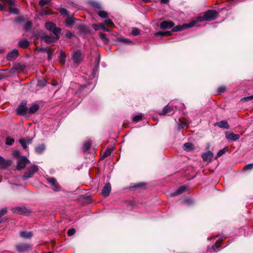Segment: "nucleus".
Instances as JSON below:
<instances>
[{
  "instance_id": "1",
  "label": "nucleus",
  "mask_w": 253,
  "mask_h": 253,
  "mask_svg": "<svg viewBox=\"0 0 253 253\" xmlns=\"http://www.w3.org/2000/svg\"><path fill=\"white\" fill-rule=\"evenodd\" d=\"M45 27L50 32H52L56 37L57 39H59V35L61 32V29L59 27H57L56 25L51 22H48L45 23Z\"/></svg>"
},
{
  "instance_id": "2",
  "label": "nucleus",
  "mask_w": 253,
  "mask_h": 253,
  "mask_svg": "<svg viewBox=\"0 0 253 253\" xmlns=\"http://www.w3.org/2000/svg\"><path fill=\"white\" fill-rule=\"evenodd\" d=\"M39 170V168L37 165H33L30 168L28 169L22 176V179L24 180L31 178L34 174Z\"/></svg>"
},
{
  "instance_id": "3",
  "label": "nucleus",
  "mask_w": 253,
  "mask_h": 253,
  "mask_svg": "<svg viewBox=\"0 0 253 253\" xmlns=\"http://www.w3.org/2000/svg\"><path fill=\"white\" fill-rule=\"evenodd\" d=\"M204 15L206 21H211L217 18L218 13L214 10H209L204 13Z\"/></svg>"
},
{
  "instance_id": "4",
  "label": "nucleus",
  "mask_w": 253,
  "mask_h": 253,
  "mask_svg": "<svg viewBox=\"0 0 253 253\" xmlns=\"http://www.w3.org/2000/svg\"><path fill=\"white\" fill-rule=\"evenodd\" d=\"M11 211L13 212L19 214L28 215L30 213V211L26 208L24 207L13 208L11 209Z\"/></svg>"
},
{
  "instance_id": "5",
  "label": "nucleus",
  "mask_w": 253,
  "mask_h": 253,
  "mask_svg": "<svg viewBox=\"0 0 253 253\" xmlns=\"http://www.w3.org/2000/svg\"><path fill=\"white\" fill-rule=\"evenodd\" d=\"M27 101H23L21 104L18 106L17 109V113L19 115H24L28 111L26 107Z\"/></svg>"
},
{
  "instance_id": "6",
  "label": "nucleus",
  "mask_w": 253,
  "mask_h": 253,
  "mask_svg": "<svg viewBox=\"0 0 253 253\" xmlns=\"http://www.w3.org/2000/svg\"><path fill=\"white\" fill-rule=\"evenodd\" d=\"M47 181L51 184L52 189L54 191H59L60 190L61 187L54 177H49L46 178Z\"/></svg>"
},
{
  "instance_id": "7",
  "label": "nucleus",
  "mask_w": 253,
  "mask_h": 253,
  "mask_svg": "<svg viewBox=\"0 0 253 253\" xmlns=\"http://www.w3.org/2000/svg\"><path fill=\"white\" fill-rule=\"evenodd\" d=\"M16 250L20 252H28L32 249L31 246L28 244L21 243L16 246Z\"/></svg>"
},
{
  "instance_id": "8",
  "label": "nucleus",
  "mask_w": 253,
  "mask_h": 253,
  "mask_svg": "<svg viewBox=\"0 0 253 253\" xmlns=\"http://www.w3.org/2000/svg\"><path fill=\"white\" fill-rule=\"evenodd\" d=\"M4 4H7L10 6L9 8V12L12 14H17L18 9L12 6L14 4V1L13 0H0Z\"/></svg>"
},
{
  "instance_id": "9",
  "label": "nucleus",
  "mask_w": 253,
  "mask_h": 253,
  "mask_svg": "<svg viewBox=\"0 0 253 253\" xmlns=\"http://www.w3.org/2000/svg\"><path fill=\"white\" fill-rule=\"evenodd\" d=\"M82 59V52L80 50H77L73 52L72 54V59L75 63L77 64H80Z\"/></svg>"
},
{
  "instance_id": "10",
  "label": "nucleus",
  "mask_w": 253,
  "mask_h": 253,
  "mask_svg": "<svg viewBox=\"0 0 253 253\" xmlns=\"http://www.w3.org/2000/svg\"><path fill=\"white\" fill-rule=\"evenodd\" d=\"M225 137L228 140L236 141L240 138V135L232 132L228 131L225 134Z\"/></svg>"
},
{
  "instance_id": "11",
  "label": "nucleus",
  "mask_w": 253,
  "mask_h": 253,
  "mask_svg": "<svg viewBox=\"0 0 253 253\" xmlns=\"http://www.w3.org/2000/svg\"><path fill=\"white\" fill-rule=\"evenodd\" d=\"M42 40L44 41L47 44H51L57 41L56 37L51 35H45L42 37Z\"/></svg>"
},
{
  "instance_id": "12",
  "label": "nucleus",
  "mask_w": 253,
  "mask_h": 253,
  "mask_svg": "<svg viewBox=\"0 0 253 253\" xmlns=\"http://www.w3.org/2000/svg\"><path fill=\"white\" fill-rule=\"evenodd\" d=\"M12 161L10 159H0V168L5 169L10 166Z\"/></svg>"
},
{
  "instance_id": "13",
  "label": "nucleus",
  "mask_w": 253,
  "mask_h": 253,
  "mask_svg": "<svg viewBox=\"0 0 253 253\" xmlns=\"http://www.w3.org/2000/svg\"><path fill=\"white\" fill-rule=\"evenodd\" d=\"M111 186L110 184L109 183H106L101 191L102 195L104 197L108 196L111 192Z\"/></svg>"
},
{
  "instance_id": "14",
  "label": "nucleus",
  "mask_w": 253,
  "mask_h": 253,
  "mask_svg": "<svg viewBox=\"0 0 253 253\" xmlns=\"http://www.w3.org/2000/svg\"><path fill=\"white\" fill-rule=\"evenodd\" d=\"M174 26V23L171 21H163L160 24V28L161 29L165 30L167 29H170Z\"/></svg>"
},
{
  "instance_id": "15",
  "label": "nucleus",
  "mask_w": 253,
  "mask_h": 253,
  "mask_svg": "<svg viewBox=\"0 0 253 253\" xmlns=\"http://www.w3.org/2000/svg\"><path fill=\"white\" fill-rule=\"evenodd\" d=\"M29 159H19L17 164V169L20 170L24 168L26 165L29 163Z\"/></svg>"
},
{
  "instance_id": "16",
  "label": "nucleus",
  "mask_w": 253,
  "mask_h": 253,
  "mask_svg": "<svg viewBox=\"0 0 253 253\" xmlns=\"http://www.w3.org/2000/svg\"><path fill=\"white\" fill-rule=\"evenodd\" d=\"M18 55V50L17 49H13L7 54L6 58L8 60L12 61L17 57Z\"/></svg>"
},
{
  "instance_id": "17",
  "label": "nucleus",
  "mask_w": 253,
  "mask_h": 253,
  "mask_svg": "<svg viewBox=\"0 0 253 253\" xmlns=\"http://www.w3.org/2000/svg\"><path fill=\"white\" fill-rule=\"evenodd\" d=\"M19 143L22 146L24 149H26L27 148V145L31 144L32 142V139L29 138H20L19 140Z\"/></svg>"
},
{
  "instance_id": "18",
  "label": "nucleus",
  "mask_w": 253,
  "mask_h": 253,
  "mask_svg": "<svg viewBox=\"0 0 253 253\" xmlns=\"http://www.w3.org/2000/svg\"><path fill=\"white\" fill-rule=\"evenodd\" d=\"M182 148L187 152H191L195 150V145L191 142H187L183 144Z\"/></svg>"
},
{
  "instance_id": "19",
  "label": "nucleus",
  "mask_w": 253,
  "mask_h": 253,
  "mask_svg": "<svg viewBox=\"0 0 253 253\" xmlns=\"http://www.w3.org/2000/svg\"><path fill=\"white\" fill-rule=\"evenodd\" d=\"M173 111V108L169 106V105H168L166 106L163 110L161 111L160 113H159V115L165 116L167 114H169Z\"/></svg>"
},
{
  "instance_id": "20",
  "label": "nucleus",
  "mask_w": 253,
  "mask_h": 253,
  "mask_svg": "<svg viewBox=\"0 0 253 253\" xmlns=\"http://www.w3.org/2000/svg\"><path fill=\"white\" fill-rule=\"evenodd\" d=\"M215 126H218L221 128H224L228 129L229 128V126L228 122L226 120H223L220 122H218L215 123Z\"/></svg>"
},
{
  "instance_id": "21",
  "label": "nucleus",
  "mask_w": 253,
  "mask_h": 253,
  "mask_svg": "<svg viewBox=\"0 0 253 253\" xmlns=\"http://www.w3.org/2000/svg\"><path fill=\"white\" fill-rule=\"evenodd\" d=\"M188 189V187L185 186H182L180 187H179L175 192L173 193L172 195L173 196H175L176 195H177L178 194H181L183 192L186 191L187 189Z\"/></svg>"
},
{
  "instance_id": "22",
  "label": "nucleus",
  "mask_w": 253,
  "mask_h": 253,
  "mask_svg": "<svg viewBox=\"0 0 253 253\" xmlns=\"http://www.w3.org/2000/svg\"><path fill=\"white\" fill-rule=\"evenodd\" d=\"M45 149L44 144H41L35 148V151L37 154H42Z\"/></svg>"
},
{
  "instance_id": "23",
  "label": "nucleus",
  "mask_w": 253,
  "mask_h": 253,
  "mask_svg": "<svg viewBox=\"0 0 253 253\" xmlns=\"http://www.w3.org/2000/svg\"><path fill=\"white\" fill-rule=\"evenodd\" d=\"M20 236L24 238H30L33 236L32 232H27L26 231H21L20 233Z\"/></svg>"
},
{
  "instance_id": "24",
  "label": "nucleus",
  "mask_w": 253,
  "mask_h": 253,
  "mask_svg": "<svg viewBox=\"0 0 253 253\" xmlns=\"http://www.w3.org/2000/svg\"><path fill=\"white\" fill-rule=\"evenodd\" d=\"M75 18L72 17H68L65 20V23L67 26L69 27L73 25L75 23Z\"/></svg>"
},
{
  "instance_id": "25",
  "label": "nucleus",
  "mask_w": 253,
  "mask_h": 253,
  "mask_svg": "<svg viewBox=\"0 0 253 253\" xmlns=\"http://www.w3.org/2000/svg\"><path fill=\"white\" fill-rule=\"evenodd\" d=\"M39 109V105L37 104H34L32 106H31L28 110V113L29 114H34L37 111H38Z\"/></svg>"
},
{
  "instance_id": "26",
  "label": "nucleus",
  "mask_w": 253,
  "mask_h": 253,
  "mask_svg": "<svg viewBox=\"0 0 253 253\" xmlns=\"http://www.w3.org/2000/svg\"><path fill=\"white\" fill-rule=\"evenodd\" d=\"M213 156V153L211 151H208L202 155V157L203 159L212 158Z\"/></svg>"
},
{
  "instance_id": "27",
  "label": "nucleus",
  "mask_w": 253,
  "mask_h": 253,
  "mask_svg": "<svg viewBox=\"0 0 253 253\" xmlns=\"http://www.w3.org/2000/svg\"><path fill=\"white\" fill-rule=\"evenodd\" d=\"M222 241V240H218L215 243V244H214L211 246V249L213 250L214 252L217 251L218 249L220 247Z\"/></svg>"
},
{
  "instance_id": "28",
  "label": "nucleus",
  "mask_w": 253,
  "mask_h": 253,
  "mask_svg": "<svg viewBox=\"0 0 253 253\" xmlns=\"http://www.w3.org/2000/svg\"><path fill=\"white\" fill-rule=\"evenodd\" d=\"M113 150V148H109L107 149L102 154L101 158H105L109 156Z\"/></svg>"
},
{
  "instance_id": "29",
  "label": "nucleus",
  "mask_w": 253,
  "mask_h": 253,
  "mask_svg": "<svg viewBox=\"0 0 253 253\" xmlns=\"http://www.w3.org/2000/svg\"><path fill=\"white\" fill-rule=\"evenodd\" d=\"M29 45V42L26 40H21L19 42V46L22 48H26Z\"/></svg>"
},
{
  "instance_id": "30",
  "label": "nucleus",
  "mask_w": 253,
  "mask_h": 253,
  "mask_svg": "<svg viewBox=\"0 0 253 253\" xmlns=\"http://www.w3.org/2000/svg\"><path fill=\"white\" fill-rule=\"evenodd\" d=\"M91 145V142L89 140L84 143L83 145V151L84 152L87 151Z\"/></svg>"
},
{
  "instance_id": "31",
  "label": "nucleus",
  "mask_w": 253,
  "mask_h": 253,
  "mask_svg": "<svg viewBox=\"0 0 253 253\" xmlns=\"http://www.w3.org/2000/svg\"><path fill=\"white\" fill-rule=\"evenodd\" d=\"M66 55L62 52L60 53V55L59 57V62L62 65L65 64L66 62Z\"/></svg>"
},
{
  "instance_id": "32",
  "label": "nucleus",
  "mask_w": 253,
  "mask_h": 253,
  "mask_svg": "<svg viewBox=\"0 0 253 253\" xmlns=\"http://www.w3.org/2000/svg\"><path fill=\"white\" fill-rule=\"evenodd\" d=\"M97 13L101 18H106L108 17V13L103 10H99L97 12Z\"/></svg>"
},
{
  "instance_id": "33",
  "label": "nucleus",
  "mask_w": 253,
  "mask_h": 253,
  "mask_svg": "<svg viewBox=\"0 0 253 253\" xmlns=\"http://www.w3.org/2000/svg\"><path fill=\"white\" fill-rule=\"evenodd\" d=\"M143 117V114L142 113H140V114L133 117L132 118V120L134 122H138L139 121H140L142 120Z\"/></svg>"
},
{
  "instance_id": "34",
  "label": "nucleus",
  "mask_w": 253,
  "mask_h": 253,
  "mask_svg": "<svg viewBox=\"0 0 253 253\" xmlns=\"http://www.w3.org/2000/svg\"><path fill=\"white\" fill-rule=\"evenodd\" d=\"M196 23L197 21L193 20L189 23L184 24V27L185 28V29L186 28H192L195 26Z\"/></svg>"
},
{
  "instance_id": "35",
  "label": "nucleus",
  "mask_w": 253,
  "mask_h": 253,
  "mask_svg": "<svg viewBox=\"0 0 253 253\" xmlns=\"http://www.w3.org/2000/svg\"><path fill=\"white\" fill-rule=\"evenodd\" d=\"M105 25H107L110 27H113L115 26L114 24L112 22V21L110 19H107L105 20L104 23H103Z\"/></svg>"
},
{
  "instance_id": "36",
  "label": "nucleus",
  "mask_w": 253,
  "mask_h": 253,
  "mask_svg": "<svg viewBox=\"0 0 253 253\" xmlns=\"http://www.w3.org/2000/svg\"><path fill=\"white\" fill-rule=\"evenodd\" d=\"M185 29V28L184 27V24L182 25H178L175 27H174L173 29V32H178L182 31L183 30Z\"/></svg>"
},
{
  "instance_id": "37",
  "label": "nucleus",
  "mask_w": 253,
  "mask_h": 253,
  "mask_svg": "<svg viewBox=\"0 0 253 253\" xmlns=\"http://www.w3.org/2000/svg\"><path fill=\"white\" fill-rule=\"evenodd\" d=\"M46 84V81L45 79H42L41 80L38 81L37 85L41 87H43L45 86Z\"/></svg>"
},
{
  "instance_id": "38",
  "label": "nucleus",
  "mask_w": 253,
  "mask_h": 253,
  "mask_svg": "<svg viewBox=\"0 0 253 253\" xmlns=\"http://www.w3.org/2000/svg\"><path fill=\"white\" fill-rule=\"evenodd\" d=\"M227 150V148H224L223 149L219 150L217 152L215 158H217L218 157L221 156L223 154H224L226 152Z\"/></svg>"
},
{
  "instance_id": "39",
  "label": "nucleus",
  "mask_w": 253,
  "mask_h": 253,
  "mask_svg": "<svg viewBox=\"0 0 253 253\" xmlns=\"http://www.w3.org/2000/svg\"><path fill=\"white\" fill-rule=\"evenodd\" d=\"M32 26V22H30V21H28L25 24V25L24 26V29L26 31H29V30H30L31 29Z\"/></svg>"
},
{
  "instance_id": "40",
  "label": "nucleus",
  "mask_w": 253,
  "mask_h": 253,
  "mask_svg": "<svg viewBox=\"0 0 253 253\" xmlns=\"http://www.w3.org/2000/svg\"><path fill=\"white\" fill-rule=\"evenodd\" d=\"M118 41L120 42L126 43H132L131 41L127 38H120L118 39Z\"/></svg>"
},
{
  "instance_id": "41",
  "label": "nucleus",
  "mask_w": 253,
  "mask_h": 253,
  "mask_svg": "<svg viewBox=\"0 0 253 253\" xmlns=\"http://www.w3.org/2000/svg\"><path fill=\"white\" fill-rule=\"evenodd\" d=\"M100 38L104 42H109V40L106 38L105 34L103 33H100L99 35Z\"/></svg>"
},
{
  "instance_id": "42",
  "label": "nucleus",
  "mask_w": 253,
  "mask_h": 253,
  "mask_svg": "<svg viewBox=\"0 0 253 253\" xmlns=\"http://www.w3.org/2000/svg\"><path fill=\"white\" fill-rule=\"evenodd\" d=\"M131 34L133 36H137L140 34V30L137 28H133L131 32Z\"/></svg>"
},
{
  "instance_id": "43",
  "label": "nucleus",
  "mask_w": 253,
  "mask_h": 253,
  "mask_svg": "<svg viewBox=\"0 0 253 253\" xmlns=\"http://www.w3.org/2000/svg\"><path fill=\"white\" fill-rule=\"evenodd\" d=\"M253 99V95H251V96L242 98L241 99V101H243V102H247V101H251Z\"/></svg>"
},
{
  "instance_id": "44",
  "label": "nucleus",
  "mask_w": 253,
  "mask_h": 253,
  "mask_svg": "<svg viewBox=\"0 0 253 253\" xmlns=\"http://www.w3.org/2000/svg\"><path fill=\"white\" fill-rule=\"evenodd\" d=\"M253 169V163L246 165L243 168L244 170H251Z\"/></svg>"
},
{
  "instance_id": "45",
  "label": "nucleus",
  "mask_w": 253,
  "mask_h": 253,
  "mask_svg": "<svg viewBox=\"0 0 253 253\" xmlns=\"http://www.w3.org/2000/svg\"><path fill=\"white\" fill-rule=\"evenodd\" d=\"M50 0H41L39 1V4L42 7L50 2Z\"/></svg>"
},
{
  "instance_id": "46",
  "label": "nucleus",
  "mask_w": 253,
  "mask_h": 253,
  "mask_svg": "<svg viewBox=\"0 0 253 253\" xmlns=\"http://www.w3.org/2000/svg\"><path fill=\"white\" fill-rule=\"evenodd\" d=\"M14 142V139L13 138L7 137L6 139V144L8 145H11Z\"/></svg>"
},
{
  "instance_id": "47",
  "label": "nucleus",
  "mask_w": 253,
  "mask_h": 253,
  "mask_svg": "<svg viewBox=\"0 0 253 253\" xmlns=\"http://www.w3.org/2000/svg\"><path fill=\"white\" fill-rule=\"evenodd\" d=\"M100 28L104 32H109L110 30L105 27V24L103 23H100Z\"/></svg>"
},
{
  "instance_id": "48",
  "label": "nucleus",
  "mask_w": 253,
  "mask_h": 253,
  "mask_svg": "<svg viewBox=\"0 0 253 253\" xmlns=\"http://www.w3.org/2000/svg\"><path fill=\"white\" fill-rule=\"evenodd\" d=\"M76 233V230L74 228H71L68 230L67 234L69 236H71L74 235Z\"/></svg>"
},
{
  "instance_id": "49",
  "label": "nucleus",
  "mask_w": 253,
  "mask_h": 253,
  "mask_svg": "<svg viewBox=\"0 0 253 253\" xmlns=\"http://www.w3.org/2000/svg\"><path fill=\"white\" fill-rule=\"evenodd\" d=\"M178 125V129L180 130L182 128H184L185 126H187V124L184 122L180 123L177 124Z\"/></svg>"
},
{
  "instance_id": "50",
  "label": "nucleus",
  "mask_w": 253,
  "mask_h": 253,
  "mask_svg": "<svg viewBox=\"0 0 253 253\" xmlns=\"http://www.w3.org/2000/svg\"><path fill=\"white\" fill-rule=\"evenodd\" d=\"M60 12L63 15H68L69 13L68 11L65 8H61L60 9Z\"/></svg>"
},
{
  "instance_id": "51",
  "label": "nucleus",
  "mask_w": 253,
  "mask_h": 253,
  "mask_svg": "<svg viewBox=\"0 0 253 253\" xmlns=\"http://www.w3.org/2000/svg\"><path fill=\"white\" fill-rule=\"evenodd\" d=\"M89 85V84L87 85H81L79 88L78 89L77 91V93L81 92L82 90H83L85 88L87 87V86Z\"/></svg>"
},
{
  "instance_id": "52",
  "label": "nucleus",
  "mask_w": 253,
  "mask_h": 253,
  "mask_svg": "<svg viewBox=\"0 0 253 253\" xmlns=\"http://www.w3.org/2000/svg\"><path fill=\"white\" fill-rule=\"evenodd\" d=\"M205 19V15L204 14L203 16H199V17H197L196 20L195 21H197V23L198 22H202L204 21H206V20Z\"/></svg>"
},
{
  "instance_id": "53",
  "label": "nucleus",
  "mask_w": 253,
  "mask_h": 253,
  "mask_svg": "<svg viewBox=\"0 0 253 253\" xmlns=\"http://www.w3.org/2000/svg\"><path fill=\"white\" fill-rule=\"evenodd\" d=\"M226 90V88L224 86H221L219 87H218L217 89V91L219 93H221L223 92H224Z\"/></svg>"
},
{
  "instance_id": "54",
  "label": "nucleus",
  "mask_w": 253,
  "mask_h": 253,
  "mask_svg": "<svg viewBox=\"0 0 253 253\" xmlns=\"http://www.w3.org/2000/svg\"><path fill=\"white\" fill-rule=\"evenodd\" d=\"M50 48L42 47V48H40L39 49V50L42 52H46L47 53L50 50Z\"/></svg>"
},
{
  "instance_id": "55",
  "label": "nucleus",
  "mask_w": 253,
  "mask_h": 253,
  "mask_svg": "<svg viewBox=\"0 0 253 253\" xmlns=\"http://www.w3.org/2000/svg\"><path fill=\"white\" fill-rule=\"evenodd\" d=\"M47 53L48 54V60H51V59L52 58V56L53 55V52L51 51V49H50V50L47 52Z\"/></svg>"
},
{
  "instance_id": "56",
  "label": "nucleus",
  "mask_w": 253,
  "mask_h": 253,
  "mask_svg": "<svg viewBox=\"0 0 253 253\" xmlns=\"http://www.w3.org/2000/svg\"><path fill=\"white\" fill-rule=\"evenodd\" d=\"M15 21L17 23H21L24 21V18L22 16H19L16 19Z\"/></svg>"
},
{
  "instance_id": "57",
  "label": "nucleus",
  "mask_w": 253,
  "mask_h": 253,
  "mask_svg": "<svg viewBox=\"0 0 253 253\" xmlns=\"http://www.w3.org/2000/svg\"><path fill=\"white\" fill-rule=\"evenodd\" d=\"M92 27L93 28V29L94 30L97 31L99 29H100V24H93L92 25Z\"/></svg>"
},
{
  "instance_id": "58",
  "label": "nucleus",
  "mask_w": 253,
  "mask_h": 253,
  "mask_svg": "<svg viewBox=\"0 0 253 253\" xmlns=\"http://www.w3.org/2000/svg\"><path fill=\"white\" fill-rule=\"evenodd\" d=\"M155 36H161V37L165 36L164 32L160 31V32H157L155 34Z\"/></svg>"
},
{
  "instance_id": "59",
  "label": "nucleus",
  "mask_w": 253,
  "mask_h": 253,
  "mask_svg": "<svg viewBox=\"0 0 253 253\" xmlns=\"http://www.w3.org/2000/svg\"><path fill=\"white\" fill-rule=\"evenodd\" d=\"M65 36L69 39H71L73 36V35L71 32L68 31L65 34Z\"/></svg>"
},
{
  "instance_id": "60",
  "label": "nucleus",
  "mask_w": 253,
  "mask_h": 253,
  "mask_svg": "<svg viewBox=\"0 0 253 253\" xmlns=\"http://www.w3.org/2000/svg\"><path fill=\"white\" fill-rule=\"evenodd\" d=\"M143 185H144V184L143 183H139V184L135 185L134 186H132V187L133 189H137V188L142 187Z\"/></svg>"
},
{
  "instance_id": "61",
  "label": "nucleus",
  "mask_w": 253,
  "mask_h": 253,
  "mask_svg": "<svg viewBox=\"0 0 253 253\" xmlns=\"http://www.w3.org/2000/svg\"><path fill=\"white\" fill-rule=\"evenodd\" d=\"M79 30L80 31L84 32L85 33L88 32V30H87V29L85 28V27L84 26H82L80 27Z\"/></svg>"
},
{
  "instance_id": "62",
  "label": "nucleus",
  "mask_w": 253,
  "mask_h": 253,
  "mask_svg": "<svg viewBox=\"0 0 253 253\" xmlns=\"http://www.w3.org/2000/svg\"><path fill=\"white\" fill-rule=\"evenodd\" d=\"M93 6L94 7L97 8H99V9L101 8V5L99 3H97V2L93 3Z\"/></svg>"
},
{
  "instance_id": "63",
  "label": "nucleus",
  "mask_w": 253,
  "mask_h": 253,
  "mask_svg": "<svg viewBox=\"0 0 253 253\" xmlns=\"http://www.w3.org/2000/svg\"><path fill=\"white\" fill-rule=\"evenodd\" d=\"M95 62L96 63V68H97V67L98 66V65L99 64V62H100V57L99 56H98L96 58Z\"/></svg>"
},
{
  "instance_id": "64",
  "label": "nucleus",
  "mask_w": 253,
  "mask_h": 253,
  "mask_svg": "<svg viewBox=\"0 0 253 253\" xmlns=\"http://www.w3.org/2000/svg\"><path fill=\"white\" fill-rule=\"evenodd\" d=\"M13 155L15 157H18L20 156V152L18 151H16L13 152Z\"/></svg>"
}]
</instances>
